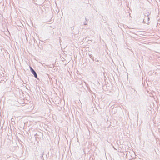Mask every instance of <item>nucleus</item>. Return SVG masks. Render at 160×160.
<instances>
[{
	"label": "nucleus",
	"mask_w": 160,
	"mask_h": 160,
	"mask_svg": "<svg viewBox=\"0 0 160 160\" xmlns=\"http://www.w3.org/2000/svg\"><path fill=\"white\" fill-rule=\"evenodd\" d=\"M89 56L90 57V58L92 60H94V58L93 57V56L92 55V54H89Z\"/></svg>",
	"instance_id": "5"
},
{
	"label": "nucleus",
	"mask_w": 160,
	"mask_h": 160,
	"mask_svg": "<svg viewBox=\"0 0 160 160\" xmlns=\"http://www.w3.org/2000/svg\"><path fill=\"white\" fill-rule=\"evenodd\" d=\"M39 135L37 133H36V134H35L34 136L37 140V138H38V139H40V137H39Z\"/></svg>",
	"instance_id": "3"
},
{
	"label": "nucleus",
	"mask_w": 160,
	"mask_h": 160,
	"mask_svg": "<svg viewBox=\"0 0 160 160\" xmlns=\"http://www.w3.org/2000/svg\"><path fill=\"white\" fill-rule=\"evenodd\" d=\"M44 154V152H43L40 156V158L42 159H44L43 155Z\"/></svg>",
	"instance_id": "6"
},
{
	"label": "nucleus",
	"mask_w": 160,
	"mask_h": 160,
	"mask_svg": "<svg viewBox=\"0 0 160 160\" xmlns=\"http://www.w3.org/2000/svg\"><path fill=\"white\" fill-rule=\"evenodd\" d=\"M85 20H87L86 18H85Z\"/></svg>",
	"instance_id": "10"
},
{
	"label": "nucleus",
	"mask_w": 160,
	"mask_h": 160,
	"mask_svg": "<svg viewBox=\"0 0 160 160\" xmlns=\"http://www.w3.org/2000/svg\"><path fill=\"white\" fill-rule=\"evenodd\" d=\"M138 114H137V118H138Z\"/></svg>",
	"instance_id": "8"
},
{
	"label": "nucleus",
	"mask_w": 160,
	"mask_h": 160,
	"mask_svg": "<svg viewBox=\"0 0 160 160\" xmlns=\"http://www.w3.org/2000/svg\"><path fill=\"white\" fill-rule=\"evenodd\" d=\"M33 1H34L35 2V0H32Z\"/></svg>",
	"instance_id": "9"
},
{
	"label": "nucleus",
	"mask_w": 160,
	"mask_h": 160,
	"mask_svg": "<svg viewBox=\"0 0 160 160\" xmlns=\"http://www.w3.org/2000/svg\"><path fill=\"white\" fill-rule=\"evenodd\" d=\"M87 24V23H86V22H84V25H86Z\"/></svg>",
	"instance_id": "7"
},
{
	"label": "nucleus",
	"mask_w": 160,
	"mask_h": 160,
	"mask_svg": "<svg viewBox=\"0 0 160 160\" xmlns=\"http://www.w3.org/2000/svg\"><path fill=\"white\" fill-rule=\"evenodd\" d=\"M150 15V14H148L147 15V16L146 15H145V17L144 20H145L146 19H147V20H148V21L150 20V18H149V17Z\"/></svg>",
	"instance_id": "2"
},
{
	"label": "nucleus",
	"mask_w": 160,
	"mask_h": 160,
	"mask_svg": "<svg viewBox=\"0 0 160 160\" xmlns=\"http://www.w3.org/2000/svg\"><path fill=\"white\" fill-rule=\"evenodd\" d=\"M93 60L94 61H95L96 62H98V63H97V65L100 64V62H99V61L96 58H94V60Z\"/></svg>",
	"instance_id": "4"
},
{
	"label": "nucleus",
	"mask_w": 160,
	"mask_h": 160,
	"mask_svg": "<svg viewBox=\"0 0 160 160\" xmlns=\"http://www.w3.org/2000/svg\"><path fill=\"white\" fill-rule=\"evenodd\" d=\"M30 70L32 73L34 75V77L36 78H38L37 74L35 71L30 66Z\"/></svg>",
	"instance_id": "1"
}]
</instances>
